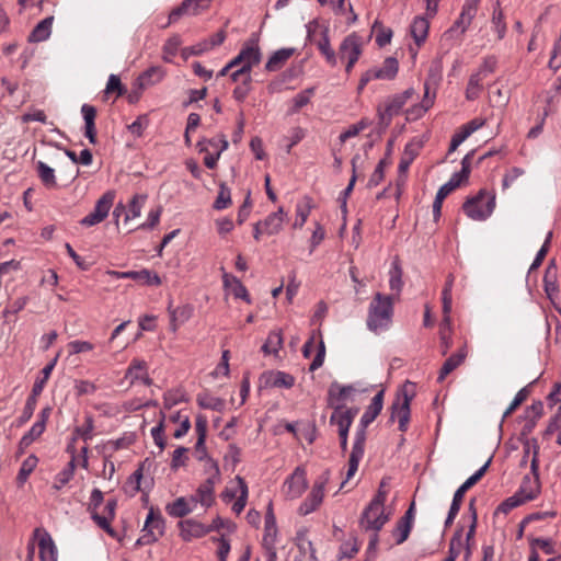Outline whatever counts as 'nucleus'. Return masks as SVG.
<instances>
[{"label": "nucleus", "instance_id": "nucleus-25", "mask_svg": "<svg viewBox=\"0 0 561 561\" xmlns=\"http://www.w3.org/2000/svg\"><path fill=\"white\" fill-rule=\"evenodd\" d=\"M451 333L453 328L450 313H443V319L439 324V340L443 355H446L453 345Z\"/></svg>", "mask_w": 561, "mask_h": 561}, {"label": "nucleus", "instance_id": "nucleus-12", "mask_svg": "<svg viewBox=\"0 0 561 561\" xmlns=\"http://www.w3.org/2000/svg\"><path fill=\"white\" fill-rule=\"evenodd\" d=\"M366 443V427H360L355 433V440L348 459V469L346 472V479L342 482L341 489L344 486L347 480H350L358 469L359 461L364 456Z\"/></svg>", "mask_w": 561, "mask_h": 561}, {"label": "nucleus", "instance_id": "nucleus-30", "mask_svg": "<svg viewBox=\"0 0 561 561\" xmlns=\"http://www.w3.org/2000/svg\"><path fill=\"white\" fill-rule=\"evenodd\" d=\"M53 22L54 16H47L37 23L28 35V42L38 43L46 41L50 36Z\"/></svg>", "mask_w": 561, "mask_h": 561}, {"label": "nucleus", "instance_id": "nucleus-53", "mask_svg": "<svg viewBox=\"0 0 561 561\" xmlns=\"http://www.w3.org/2000/svg\"><path fill=\"white\" fill-rule=\"evenodd\" d=\"M75 459L71 458V460L68 462L67 467L60 471L56 478H55V484L54 488L56 490H60L64 485H66L73 477L75 473Z\"/></svg>", "mask_w": 561, "mask_h": 561}, {"label": "nucleus", "instance_id": "nucleus-3", "mask_svg": "<svg viewBox=\"0 0 561 561\" xmlns=\"http://www.w3.org/2000/svg\"><path fill=\"white\" fill-rule=\"evenodd\" d=\"M495 207V196L485 190H480L477 195L468 198L462 209L473 220H485L491 216Z\"/></svg>", "mask_w": 561, "mask_h": 561}, {"label": "nucleus", "instance_id": "nucleus-36", "mask_svg": "<svg viewBox=\"0 0 561 561\" xmlns=\"http://www.w3.org/2000/svg\"><path fill=\"white\" fill-rule=\"evenodd\" d=\"M229 142L224 134L210 139L202 138L196 145L199 152H207L208 147H211L216 152H219V154L227 150Z\"/></svg>", "mask_w": 561, "mask_h": 561}, {"label": "nucleus", "instance_id": "nucleus-18", "mask_svg": "<svg viewBox=\"0 0 561 561\" xmlns=\"http://www.w3.org/2000/svg\"><path fill=\"white\" fill-rule=\"evenodd\" d=\"M468 355L467 345L465 344L455 354L450 355L443 364L437 378L442 382L451 371L459 367Z\"/></svg>", "mask_w": 561, "mask_h": 561}, {"label": "nucleus", "instance_id": "nucleus-39", "mask_svg": "<svg viewBox=\"0 0 561 561\" xmlns=\"http://www.w3.org/2000/svg\"><path fill=\"white\" fill-rule=\"evenodd\" d=\"M295 48H280L276 50L265 64L267 71H276L294 55Z\"/></svg>", "mask_w": 561, "mask_h": 561}, {"label": "nucleus", "instance_id": "nucleus-19", "mask_svg": "<svg viewBox=\"0 0 561 561\" xmlns=\"http://www.w3.org/2000/svg\"><path fill=\"white\" fill-rule=\"evenodd\" d=\"M357 410L345 409L343 405H336L334 408V412L330 417V422L332 424H336L339 426V431H350V427L353 423L354 416L356 415Z\"/></svg>", "mask_w": 561, "mask_h": 561}, {"label": "nucleus", "instance_id": "nucleus-4", "mask_svg": "<svg viewBox=\"0 0 561 561\" xmlns=\"http://www.w3.org/2000/svg\"><path fill=\"white\" fill-rule=\"evenodd\" d=\"M531 443H533V448H534V454H533L531 463H530L533 477L525 476L519 485V489L515 492L518 495V497H522L524 503L536 499L540 492V481H539V473H538V470H539V459H538L539 446H538L536 439H533Z\"/></svg>", "mask_w": 561, "mask_h": 561}, {"label": "nucleus", "instance_id": "nucleus-32", "mask_svg": "<svg viewBox=\"0 0 561 561\" xmlns=\"http://www.w3.org/2000/svg\"><path fill=\"white\" fill-rule=\"evenodd\" d=\"M277 535V527H276V518L273 512V505L272 503L268 504L267 511L265 514V525H264V537L263 542L264 545H271L273 546L276 539Z\"/></svg>", "mask_w": 561, "mask_h": 561}, {"label": "nucleus", "instance_id": "nucleus-13", "mask_svg": "<svg viewBox=\"0 0 561 561\" xmlns=\"http://www.w3.org/2000/svg\"><path fill=\"white\" fill-rule=\"evenodd\" d=\"M213 0H183L169 14V23L176 22L182 15H197L207 10Z\"/></svg>", "mask_w": 561, "mask_h": 561}, {"label": "nucleus", "instance_id": "nucleus-10", "mask_svg": "<svg viewBox=\"0 0 561 561\" xmlns=\"http://www.w3.org/2000/svg\"><path fill=\"white\" fill-rule=\"evenodd\" d=\"M115 199V192L107 191L105 192L98 201L94 206L93 211L83 217L80 220V224L85 227H92L100 222H102L108 215L110 209L113 206Z\"/></svg>", "mask_w": 561, "mask_h": 561}, {"label": "nucleus", "instance_id": "nucleus-27", "mask_svg": "<svg viewBox=\"0 0 561 561\" xmlns=\"http://www.w3.org/2000/svg\"><path fill=\"white\" fill-rule=\"evenodd\" d=\"M557 272L558 268L554 262L551 261L546 267L543 275L545 291L550 299L553 298L559 291Z\"/></svg>", "mask_w": 561, "mask_h": 561}, {"label": "nucleus", "instance_id": "nucleus-43", "mask_svg": "<svg viewBox=\"0 0 561 561\" xmlns=\"http://www.w3.org/2000/svg\"><path fill=\"white\" fill-rule=\"evenodd\" d=\"M36 171L41 182L45 187L54 188L57 186L55 171L53 168L48 167L43 161H37Z\"/></svg>", "mask_w": 561, "mask_h": 561}, {"label": "nucleus", "instance_id": "nucleus-62", "mask_svg": "<svg viewBox=\"0 0 561 561\" xmlns=\"http://www.w3.org/2000/svg\"><path fill=\"white\" fill-rule=\"evenodd\" d=\"M147 371V363L142 359H138V358H135L133 359V362L130 363L127 371H126V377H130L131 378V381L134 380H138L140 378V373H146Z\"/></svg>", "mask_w": 561, "mask_h": 561}, {"label": "nucleus", "instance_id": "nucleus-50", "mask_svg": "<svg viewBox=\"0 0 561 561\" xmlns=\"http://www.w3.org/2000/svg\"><path fill=\"white\" fill-rule=\"evenodd\" d=\"M229 205H231V191L225 182H221L219 184V192L213 207L216 210H222L226 209Z\"/></svg>", "mask_w": 561, "mask_h": 561}, {"label": "nucleus", "instance_id": "nucleus-47", "mask_svg": "<svg viewBox=\"0 0 561 561\" xmlns=\"http://www.w3.org/2000/svg\"><path fill=\"white\" fill-rule=\"evenodd\" d=\"M491 22L497 34V38L503 39L506 34V23L504 22V14L499 0L495 2L493 8Z\"/></svg>", "mask_w": 561, "mask_h": 561}, {"label": "nucleus", "instance_id": "nucleus-57", "mask_svg": "<svg viewBox=\"0 0 561 561\" xmlns=\"http://www.w3.org/2000/svg\"><path fill=\"white\" fill-rule=\"evenodd\" d=\"M462 536H463V527L462 526H459L451 539H450V542H449V551H448V554L454 557V558H457L459 554H460V551L462 549Z\"/></svg>", "mask_w": 561, "mask_h": 561}, {"label": "nucleus", "instance_id": "nucleus-51", "mask_svg": "<svg viewBox=\"0 0 561 561\" xmlns=\"http://www.w3.org/2000/svg\"><path fill=\"white\" fill-rule=\"evenodd\" d=\"M236 481L238 482V485H239V489H240V495L237 499V501L233 503L232 511L236 514H240L244 510V507L247 505L248 485H247L244 479L242 477H240V476L236 477Z\"/></svg>", "mask_w": 561, "mask_h": 561}, {"label": "nucleus", "instance_id": "nucleus-35", "mask_svg": "<svg viewBox=\"0 0 561 561\" xmlns=\"http://www.w3.org/2000/svg\"><path fill=\"white\" fill-rule=\"evenodd\" d=\"M355 391V388L351 385L341 386L339 382L334 381L330 385L328 391V403L330 407H334L335 401H344L347 397Z\"/></svg>", "mask_w": 561, "mask_h": 561}, {"label": "nucleus", "instance_id": "nucleus-46", "mask_svg": "<svg viewBox=\"0 0 561 561\" xmlns=\"http://www.w3.org/2000/svg\"><path fill=\"white\" fill-rule=\"evenodd\" d=\"M485 78L474 72L470 76L467 89H466V98L470 101H473L479 98L481 91L483 90V80Z\"/></svg>", "mask_w": 561, "mask_h": 561}, {"label": "nucleus", "instance_id": "nucleus-33", "mask_svg": "<svg viewBox=\"0 0 561 561\" xmlns=\"http://www.w3.org/2000/svg\"><path fill=\"white\" fill-rule=\"evenodd\" d=\"M435 93L430 95V87L428 83L424 84V96L420 104H416L407 111L408 115L413 119L423 116L434 104Z\"/></svg>", "mask_w": 561, "mask_h": 561}, {"label": "nucleus", "instance_id": "nucleus-61", "mask_svg": "<svg viewBox=\"0 0 561 561\" xmlns=\"http://www.w3.org/2000/svg\"><path fill=\"white\" fill-rule=\"evenodd\" d=\"M27 302L26 297H19L15 300L9 302L2 311V314L5 319H10L11 316H15L21 310L24 309Z\"/></svg>", "mask_w": 561, "mask_h": 561}, {"label": "nucleus", "instance_id": "nucleus-1", "mask_svg": "<svg viewBox=\"0 0 561 561\" xmlns=\"http://www.w3.org/2000/svg\"><path fill=\"white\" fill-rule=\"evenodd\" d=\"M393 306V295L376 293L368 307L366 319L367 328L374 333L387 330L392 322L394 313Z\"/></svg>", "mask_w": 561, "mask_h": 561}, {"label": "nucleus", "instance_id": "nucleus-9", "mask_svg": "<svg viewBox=\"0 0 561 561\" xmlns=\"http://www.w3.org/2000/svg\"><path fill=\"white\" fill-rule=\"evenodd\" d=\"M389 514L385 513V506H373V501L363 511L359 526L366 531H379L389 520Z\"/></svg>", "mask_w": 561, "mask_h": 561}, {"label": "nucleus", "instance_id": "nucleus-45", "mask_svg": "<svg viewBox=\"0 0 561 561\" xmlns=\"http://www.w3.org/2000/svg\"><path fill=\"white\" fill-rule=\"evenodd\" d=\"M312 208V199L309 196L304 197V204L296 206V218L294 221V228H302L306 224Z\"/></svg>", "mask_w": 561, "mask_h": 561}, {"label": "nucleus", "instance_id": "nucleus-8", "mask_svg": "<svg viewBox=\"0 0 561 561\" xmlns=\"http://www.w3.org/2000/svg\"><path fill=\"white\" fill-rule=\"evenodd\" d=\"M331 472L329 469L324 470L318 480L314 482L311 492L307 499L300 504L298 512L300 515L306 516L314 512L322 503L324 496V488L330 481Z\"/></svg>", "mask_w": 561, "mask_h": 561}, {"label": "nucleus", "instance_id": "nucleus-31", "mask_svg": "<svg viewBox=\"0 0 561 561\" xmlns=\"http://www.w3.org/2000/svg\"><path fill=\"white\" fill-rule=\"evenodd\" d=\"M122 276L150 286H159L161 284V278L159 277V275L147 268L140 271H128L125 272V274H123Z\"/></svg>", "mask_w": 561, "mask_h": 561}, {"label": "nucleus", "instance_id": "nucleus-15", "mask_svg": "<svg viewBox=\"0 0 561 561\" xmlns=\"http://www.w3.org/2000/svg\"><path fill=\"white\" fill-rule=\"evenodd\" d=\"M34 537L38 540L41 561H57V549L51 536L47 531L36 528Z\"/></svg>", "mask_w": 561, "mask_h": 561}, {"label": "nucleus", "instance_id": "nucleus-37", "mask_svg": "<svg viewBox=\"0 0 561 561\" xmlns=\"http://www.w3.org/2000/svg\"><path fill=\"white\" fill-rule=\"evenodd\" d=\"M318 49L325 57V60L331 66H336L337 59L334 49L331 47L329 28L323 27L321 31V38L316 43Z\"/></svg>", "mask_w": 561, "mask_h": 561}, {"label": "nucleus", "instance_id": "nucleus-63", "mask_svg": "<svg viewBox=\"0 0 561 561\" xmlns=\"http://www.w3.org/2000/svg\"><path fill=\"white\" fill-rule=\"evenodd\" d=\"M91 517L95 522V524L111 537L116 536L115 530L111 526L112 518H110L106 515H100L98 512H92Z\"/></svg>", "mask_w": 561, "mask_h": 561}, {"label": "nucleus", "instance_id": "nucleus-17", "mask_svg": "<svg viewBox=\"0 0 561 561\" xmlns=\"http://www.w3.org/2000/svg\"><path fill=\"white\" fill-rule=\"evenodd\" d=\"M342 59H358L362 55V38L356 33L347 35L340 45Z\"/></svg>", "mask_w": 561, "mask_h": 561}, {"label": "nucleus", "instance_id": "nucleus-34", "mask_svg": "<svg viewBox=\"0 0 561 561\" xmlns=\"http://www.w3.org/2000/svg\"><path fill=\"white\" fill-rule=\"evenodd\" d=\"M240 51L243 55V65L241 68L251 75L252 68L261 61L262 55L260 48L257 45H245Z\"/></svg>", "mask_w": 561, "mask_h": 561}, {"label": "nucleus", "instance_id": "nucleus-24", "mask_svg": "<svg viewBox=\"0 0 561 561\" xmlns=\"http://www.w3.org/2000/svg\"><path fill=\"white\" fill-rule=\"evenodd\" d=\"M479 0H466L458 20L455 22L457 28L463 33L470 25L478 11Z\"/></svg>", "mask_w": 561, "mask_h": 561}, {"label": "nucleus", "instance_id": "nucleus-41", "mask_svg": "<svg viewBox=\"0 0 561 561\" xmlns=\"http://www.w3.org/2000/svg\"><path fill=\"white\" fill-rule=\"evenodd\" d=\"M390 278H389V287L391 290L397 293V296L399 297L402 288H403V270L401 267L400 261L398 257H396L392 262V266L389 272Z\"/></svg>", "mask_w": 561, "mask_h": 561}, {"label": "nucleus", "instance_id": "nucleus-48", "mask_svg": "<svg viewBox=\"0 0 561 561\" xmlns=\"http://www.w3.org/2000/svg\"><path fill=\"white\" fill-rule=\"evenodd\" d=\"M38 463V458L35 455H30L24 459L19 470L16 481L20 485L24 484L28 479L30 474L34 471Z\"/></svg>", "mask_w": 561, "mask_h": 561}, {"label": "nucleus", "instance_id": "nucleus-23", "mask_svg": "<svg viewBox=\"0 0 561 561\" xmlns=\"http://www.w3.org/2000/svg\"><path fill=\"white\" fill-rule=\"evenodd\" d=\"M46 382H47V380H44L43 377L41 379H37L34 382L32 392L26 400V403H25V407H24V410H23V413L21 416L22 422L28 421L32 417V415L35 411V408H36L37 397L42 393Z\"/></svg>", "mask_w": 561, "mask_h": 561}, {"label": "nucleus", "instance_id": "nucleus-49", "mask_svg": "<svg viewBox=\"0 0 561 561\" xmlns=\"http://www.w3.org/2000/svg\"><path fill=\"white\" fill-rule=\"evenodd\" d=\"M94 430V421L91 414L85 415L84 424L82 426H77L73 431L72 440L76 442L78 437L82 438L84 442H88L92 438V432Z\"/></svg>", "mask_w": 561, "mask_h": 561}, {"label": "nucleus", "instance_id": "nucleus-28", "mask_svg": "<svg viewBox=\"0 0 561 561\" xmlns=\"http://www.w3.org/2000/svg\"><path fill=\"white\" fill-rule=\"evenodd\" d=\"M285 211L279 207L277 211L270 214L262 222L264 232L268 236L276 234L282 230L284 222Z\"/></svg>", "mask_w": 561, "mask_h": 561}, {"label": "nucleus", "instance_id": "nucleus-38", "mask_svg": "<svg viewBox=\"0 0 561 561\" xmlns=\"http://www.w3.org/2000/svg\"><path fill=\"white\" fill-rule=\"evenodd\" d=\"M191 504L193 503L190 501V499L187 500L181 496L178 497L174 502L167 504L165 511L172 517L182 518L193 511Z\"/></svg>", "mask_w": 561, "mask_h": 561}, {"label": "nucleus", "instance_id": "nucleus-59", "mask_svg": "<svg viewBox=\"0 0 561 561\" xmlns=\"http://www.w3.org/2000/svg\"><path fill=\"white\" fill-rule=\"evenodd\" d=\"M142 479V467H139L127 480L125 490L130 496L136 495L140 491V482Z\"/></svg>", "mask_w": 561, "mask_h": 561}, {"label": "nucleus", "instance_id": "nucleus-7", "mask_svg": "<svg viewBox=\"0 0 561 561\" xmlns=\"http://www.w3.org/2000/svg\"><path fill=\"white\" fill-rule=\"evenodd\" d=\"M141 536L136 545L146 546L156 542L164 533V519L161 514L156 513L153 507L149 510Z\"/></svg>", "mask_w": 561, "mask_h": 561}, {"label": "nucleus", "instance_id": "nucleus-11", "mask_svg": "<svg viewBox=\"0 0 561 561\" xmlns=\"http://www.w3.org/2000/svg\"><path fill=\"white\" fill-rule=\"evenodd\" d=\"M424 146V141L420 138H413L411 141H409L403 150V153L401 156L398 171H399V178H398V188H400L401 185H404L405 183V174L409 170V167L414 161V159L419 156L421 149ZM401 194L400 190H398V196Z\"/></svg>", "mask_w": 561, "mask_h": 561}, {"label": "nucleus", "instance_id": "nucleus-56", "mask_svg": "<svg viewBox=\"0 0 561 561\" xmlns=\"http://www.w3.org/2000/svg\"><path fill=\"white\" fill-rule=\"evenodd\" d=\"M182 41L179 35L171 36L163 45V59L168 62L171 61L179 50Z\"/></svg>", "mask_w": 561, "mask_h": 561}, {"label": "nucleus", "instance_id": "nucleus-29", "mask_svg": "<svg viewBox=\"0 0 561 561\" xmlns=\"http://www.w3.org/2000/svg\"><path fill=\"white\" fill-rule=\"evenodd\" d=\"M164 77V71L159 66H153L144 71L137 79L139 89H145L160 82Z\"/></svg>", "mask_w": 561, "mask_h": 561}, {"label": "nucleus", "instance_id": "nucleus-2", "mask_svg": "<svg viewBox=\"0 0 561 561\" xmlns=\"http://www.w3.org/2000/svg\"><path fill=\"white\" fill-rule=\"evenodd\" d=\"M414 397L413 383L407 381L398 392L396 400L391 404L390 422L398 419L399 431L405 432L410 421V404Z\"/></svg>", "mask_w": 561, "mask_h": 561}, {"label": "nucleus", "instance_id": "nucleus-52", "mask_svg": "<svg viewBox=\"0 0 561 561\" xmlns=\"http://www.w3.org/2000/svg\"><path fill=\"white\" fill-rule=\"evenodd\" d=\"M197 403L203 409H209L214 411H221L225 407V401L222 399L211 397L207 393L198 394Z\"/></svg>", "mask_w": 561, "mask_h": 561}, {"label": "nucleus", "instance_id": "nucleus-16", "mask_svg": "<svg viewBox=\"0 0 561 561\" xmlns=\"http://www.w3.org/2000/svg\"><path fill=\"white\" fill-rule=\"evenodd\" d=\"M264 387L275 388H291L295 383V378L285 371H266L260 378Z\"/></svg>", "mask_w": 561, "mask_h": 561}, {"label": "nucleus", "instance_id": "nucleus-60", "mask_svg": "<svg viewBox=\"0 0 561 561\" xmlns=\"http://www.w3.org/2000/svg\"><path fill=\"white\" fill-rule=\"evenodd\" d=\"M44 426L42 423H35L31 430L23 435L20 440L21 447L30 446L36 438H38L44 433Z\"/></svg>", "mask_w": 561, "mask_h": 561}, {"label": "nucleus", "instance_id": "nucleus-55", "mask_svg": "<svg viewBox=\"0 0 561 561\" xmlns=\"http://www.w3.org/2000/svg\"><path fill=\"white\" fill-rule=\"evenodd\" d=\"M454 284V276L451 274L448 275L446 284L442 291V302H443V313H450L451 312V302H453V296H451V289Z\"/></svg>", "mask_w": 561, "mask_h": 561}, {"label": "nucleus", "instance_id": "nucleus-5", "mask_svg": "<svg viewBox=\"0 0 561 561\" xmlns=\"http://www.w3.org/2000/svg\"><path fill=\"white\" fill-rule=\"evenodd\" d=\"M208 478L197 488L196 493L190 497L193 504L201 503L204 507L211 506L215 497V484L220 480V470L216 460L208 459Z\"/></svg>", "mask_w": 561, "mask_h": 561}, {"label": "nucleus", "instance_id": "nucleus-22", "mask_svg": "<svg viewBox=\"0 0 561 561\" xmlns=\"http://www.w3.org/2000/svg\"><path fill=\"white\" fill-rule=\"evenodd\" d=\"M81 113L85 123L84 135L89 139L90 144L95 145L98 142L95 128L96 108L92 105L83 104Z\"/></svg>", "mask_w": 561, "mask_h": 561}, {"label": "nucleus", "instance_id": "nucleus-54", "mask_svg": "<svg viewBox=\"0 0 561 561\" xmlns=\"http://www.w3.org/2000/svg\"><path fill=\"white\" fill-rule=\"evenodd\" d=\"M314 93V88H308L301 92H299L297 95L293 99V106L289 110L290 114H295L299 112L300 108L306 106L310 102L311 95Z\"/></svg>", "mask_w": 561, "mask_h": 561}, {"label": "nucleus", "instance_id": "nucleus-40", "mask_svg": "<svg viewBox=\"0 0 561 561\" xmlns=\"http://www.w3.org/2000/svg\"><path fill=\"white\" fill-rule=\"evenodd\" d=\"M430 23L425 18L416 16L411 24V35L417 46H421L428 34Z\"/></svg>", "mask_w": 561, "mask_h": 561}, {"label": "nucleus", "instance_id": "nucleus-20", "mask_svg": "<svg viewBox=\"0 0 561 561\" xmlns=\"http://www.w3.org/2000/svg\"><path fill=\"white\" fill-rule=\"evenodd\" d=\"M383 397H385L383 389H381L374 396L370 404L367 407L366 411L362 415L360 425H363L364 427H367L380 414L382 407H383Z\"/></svg>", "mask_w": 561, "mask_h": 561}, {"label": "nucleus", "instance_id": "nucleus-21", "mask_svg": "<svg viewBox=\"0 0 561 561\" xmlns=\"http://www.w3.org/2000/svg\"><path fill=\"white\" fill-rule=\"evenodd\" d=\"M179 526L181 528V536L186 541L192 538H201L209 533V528L194 519L182 520L179 523Z\"/></svg>", "mask_w": 561, "mask_h": 561}, {"label": "nucleus", "instance_id": "nucleus-26", "mask_svg": "<svg viewBox=\"0 0 561 561\" xmlns=\"http://www.w3.org/2000/svg\"><path fill=\"white\" fill-rule=\"evenodd\" d=\"M378 80H392L396 78L399 70V62L394 57H387L381 67L371 68Z\"/></svg>", "mask_w": 561, "mask_h": 561}, {"label": "nucleus", "instance_id": "nucleus-14", "mask_svg": "<svg viewBox=\"0 0 561 561\" xmlns=\"http://www.w3.org/2000/svg\"><path fill=\"white\" fill-rule=\"evenodd\" d=\"M285 486H287V496L290 499L299 497L308 486L306 470L302 467H297L286 480Z\"/></svg>", "mask_w": 561, "mask_h": 561}, {"label": "nucleus", "instance_id": "nucleus-44", "mask_svg": "<svg viewBox=\"0 0 561 561\" xmlns=\"http://www.w3.org/2000/svg\"><path fill=\"white\" fill-rule=\"evenodd\" d=\"M147 197L148 196L146 194H135L131 197V199L128 204L127 213L125 214V218H124L125 222L140 216L141 209L147 201Z\"/></svg>", "mask_w": 561, "mask_h": 561}, {"label": "nucleus", "instance_id": "nucleus-6", "mask_svg": "<svg viewBox=\"0 0 561 561\" xmlns=\"http://www.w3.org/2000/svg\"><path fill=\"white\" fill-rule=\"evenodd\" d=\"M415 90L413 88L407 89L404 92L396 94L388 99L386 102L385 108L378 107V117L379 125L383 128H387L392 121V117L398 115L407 102L415 95Z\"/></svg>", "mask_w": 561, "mask_h": 561}, {"label": "nucleus", "instance_id": "nucleus-42", "mask_svg": "<svg viewBox=\"0 0 561 561\" xmlns=\"http://www.w3.org/2000/svg\"><path fill=\"white\" fill-rule=\"evenodd\" d=\"M492 458H489L488 461L471 477H469L455 492V496L462 499L465 496V493L472 488L486 472Z\"/></svg>", "mask_w": 561, "mask_h": 561}, {"label": "nucleus", "instance_id": "nucleus-58", "mask_svg": "<svg viewBox=\"0 0 561 561\" xmlns=\"http://www.w3.org/2000/svg\"><path fill=\"white\" fill-rule=\"evenodd\" d=\"M530 382L528 386L522 388L515 396L514 400L511 402L510 407L504 412L503 417L508 416L512 414L529 396V387L535 382Z\"/></svg>", "mask_w": 561, "mask_h": 561}, {"label": "nucleus", "instance_id": "nucleus-64", "mask_svg": "<svg viewBox=\"0 0 561 561\" xmlns=\"http://www.w3.org/2000/svg\"><path fill=\"white\" fill-rule=\"evenodd\" d=\"M411 529H412L411 525L405 524L401 520H398L397 526L392 533L393 537L396 538L397 545H401L408 539V537L411 533Z\"/></svg>", "mask_w": 561, "mask_h": 561}]
</instances>
